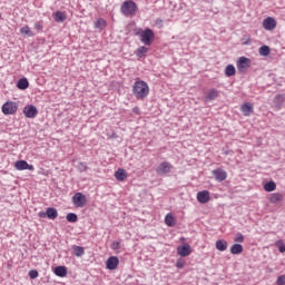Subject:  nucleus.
<instances>
[{
  "label": "nucleus",
  "mask_w": 285,
  "mask_h": 285,
  "mask_svg": "<svg viewBox=\"0 0 285 285\" xmlns=\"http://www.w3.org/2000/svg\"><path fill=\"white\" fill-rule=\"evenodd\" d=\"M197 200L199 204H208L210 202V193L208 190H203L197 194Z\"/></svg>",
  "instance_id": "14"
},
{
  "label": "nucleus",
  "mask_w": 285,
  "mask_h": 285,
  "mask_svg": "<svg viewBox=\"0 0 285 285\" xmlns=\"http://www.w3.org/2000/svg\"><path fill=\"white\" fill-rule=\"evenodd\" d=\"M29 87H30V82L28 81V78H21L17 82V88L19 90H28Z\"/></svg>",
  "instance_id": "17"
},
{
  "label": "nucleus",
  "mask_w": 285,
  "mask_h": 285,
  "mask_svg": "<svg viewBox=\"0 0 285 285\" xmlns=\"http://www.w3.org/2000/svg\"><path fill=\"white\" fill-rule=\"evenodd\" d=\"M53 273L57 277H66L68 275V268L66 266H57Z\"/></svg>",
  "instance_id": "20"
},
{
  "label": "nucleus",
  "mask_w": 285,
  "mask_h": 285,
  "mask_svg": "<svg viewBox=\"0 0 285 285\" xmlns=\"http://www.w3.org/2000/svg\"><path fill=\"white\" fill-rule=\"evenodd\" d=\"M78 170H80V173H86V170H88V166L86 165V163H79Z\"/></svg>",
  "instance_id": "37"
},
{
  "label": "nucleus",
  "mask_w": 285,
  "mask_h": 285,
  "mask_svg": "<svg viewBox=\"0 0 285 285\" xmlns=\"http://www.w3.org/2000/svg\"><path fill=\"white\" fill-rule=\"evenodd\" d=\"M111 248H112V250H119V248H121V243H119V242H114V243L111 244Z\"/></svg>",
  "instance_id": "38"
},
{
  "label": "nucleus",
  "mask_w": 285,
  "mask_h": 285,
  "mask_svg": "<svg viewBox=\"0 0 285 285\" xmlns=\"http://www.w3.org/2000/svg\"><path fill=\"white\" fill-rule=\"evenodd\" d=\"M173 170V165L168 161H163L156 168L157 175H168Z\"/></svg>",
  "instance_id": "9"
},
{
  "label": "nucleus",
  "mask_w": 285,
  "mask_h": 285,
  "mask_svg": "<svg viewBox=\"0 0 285 285\" xmlns=\"http://www.w3.org/2000/svg\"><path fill=\"white\" fill-rule=\"evenodd\" d=\"M176 267H177V268H184V263H181V262L178 261V262L176 263Z\"/></svg>",
  "instance_id": "42"
},
{
  "label": "nucleus",
  "mask_w": 285,
  "mask_h": 285,
  "mask_svg": "<svg viewBox=\"0 0 285 285\" xmlns=\"http://www.w3.org/2000/svg\"><path fill=\"white\" fill-rule=\"evenodd\" d=\"M234 242H236V244H244V234L237 233L236 236L234 237Z\"/></svg>",
  "instance_id": "34"
},
{
  "label": "nucleus",
  "mask_w": 285,
  "mask_h": 285,
  "mask_svg": "<svg viewBox=\"0 0 285 285\" xmlns=\"http://www.w3.org/2000/svg\"><path fill=\"white\" fill-rule=\"evenodd\" d=\"M21 35H27L28 37H32V31L30 30V27L26 26L20 29Z\"/></svg>",
  "instance_id": "33"
},
{
  "label": "nucleus",
  "mask_w": 285,
  "mask_h": 285,
  "mask_svg": "<svg viewBox=\"0 0 285 285\" xmlns=\"http://www.w3.org/2000/svg\"><path fill=\"white\" fill-rule=\"evenodd\" d=\"M284 101H285L284 95H277L274 98V105L276 106V108H281L283 106Z\"/></svg>",
  "instance_id": "29"
},
{
  "label": "nucleus",
  "mask_w": 285,
  "mask_h": 285,
  "mask_svg": "<svg viewBox=\"0 0 285 285\" xmlns=\"http://www.w3.org/2000/svg\"><path fill=\"white\" fill-rule=\"evenodd\" d=\"M230 253L232 255H242L244 253V246H242L239 243H236L232 245Z\"/></svg>",
  "instance_id": "18"
},
{
  "label": "nucleus",
  "mask_w": 285,
  "mask_h": 285,
  "mask_svg": "<svg viewBox=\"0 0 285 285\" xmlns=\"http://www.w3.org/2000/svg\"><path fill=\"white\" fill-rule=\"evenodd\" d=\"M216 248L217 250H220L222 253H224V250L228 248V242H226L225 239H218L216 242Z\"/></svg>",
  "instance_id": "24"
},
{
  "label": "nucleus",
  "mask_w": 285,
  "mask_h": 285,
  "mask_svg": "<svg viewBox=\"0 0 285 285\" xmlns=\"http://www.w3.org/2000/svg\"><path fill=\"white\" fill-rule=\"evenodd\" d=\"M177 253L180 257H188L193 250L190 249V245L185 244L183 246L177 247Z\"/></svg>",
  "instance_id": "15"
},
{
  "label": "nucleus",
  "mask_w": 285,
  "mask_h": 285,
  "mask_svg": "<svg viewBox=\"0 0 285 285\" xmlns=\"http://www.w3.org/2000/svg\"><path fill=\"white\" fill-rule=\"evenodd\" d=\"M23 115L27 119H35L37 115H39V110L35 107V105H27L23 108Z\"/></svg>",
  "instance_id": "7"
},
{
  "label": "nucleus",
  "mask_w": 285,
  "mask_h": 285,
  "mask_svg": "<svg viewBox=\"0 0 285 285\" xmlns=\"http://www.w3.org/2000/svg\"><path fill=\"white\" fill-rule=\"evenodd\" d=\"M29 277H30L31 279H37V278L39 277V272H38L37 269H31V271L29 272Z\"/></svg>",
  "instance_id": "36"
},
{
  "label": "nucleus",
  "mask_w": 285,
  "mask_h": 285,
  "mask_svg": "<svg viewBox=\"0 0 285 285\" xmlns=\"http://www.w3.org/2000/svg\"><path fill=\"white\" fill-rule=\"evenodd\" d=\"M96 28H106V20H104V18H99L96 21Z\"/></svg>",
  "instance_id": "35"
},
{
  "label": "nucleus",
  "mask_w": 285,
  "mask_h": 285,
  "mask_svg": "<svg viewBox=\"0 0 285 285\" xmlns=\"http://www.w3.org/2000/svg\"><path fill=\"white\" fill-rule=\"evenodd\" d=\"M149 92L150 88L148 87V83L144 80H138L132 86V94L136 99H146Z\"/></svg>",
  "instance_id": "1"
},
{
  "label": "nucleus",
  "mask_w": 285,
  "mask_h": 285,
  "mask_svg": "<svg viewBox=\"0 0 285 285\" xmlns=\"http://www.w3.org/2000/svg\"><path fill=\"white\" fill-rule=\"evenodd\" d=\"M237 70L235 69L234 65H227L225 68V75L226 77H235V73Z\"/></svg>",
  "instance_id": "27"
},
{
  "label": "nucleus",
  "mask_w": 285,
  "mask_h": 285,
  "mask_svg": "<svg viewBox=\"0 0 285 285\" xmlns=\"http://www.w3.org/2000/svg\"><path fill=\"white\" fill-rule=\"evenodd\" d=\"M212 175L214 176L215 180L218 183L225 181L226 177H228V174L226 170L222 168L214 169L212 171Z\"/></svg>",
  "instance_id": "10"
},
{
  "label": "nucleus",
  "mask_w": 285,
  "mask_h": 285,
  "mask_svg": "<svg viewBox=\"0 0 285 285\" xmlns=\"http://www.w3.org/2000/svg\"><path fill=\"white\" fill-rule=\"evenodd\" d=\"M284 199V196L279 193L272 194L269 197L271 204H279Z\"/></svg>",
  "instance_id": "25"
},
{
  "label": "nucleus",
  "mask_w": 285,
  "mask_h": 285,
  "mask_svg": "<svg viewBox=\"0 0 285 285\" xmlns=\"http://www.w3.org/2000/svg\"><path fill=\"white\" fill-rule=\"evenodd\" d=\"M19 110V105L14 101H7L2 105L3 115H17Z\"/></svg>",
  "instance_id": "4"
},
{
  "label": "nucleus",
  "mask_w": 285,
  "mask_h": 285,
  "mask_svg": "<svg viewBox=\"0 0 285 285\" xmlns=\"http://www.w3.org/2000/svg\"><path fill=\"white\" fill-rule=\"evenodd\" d=\"M240 110L245 117H250L253 115L254 109H253V104L250 102H245L240 106Z\"/></svg>",
  "instance_id": "16"
},
{
  "label": "nucleus",
  "mask_w": 285,
  "mask_h": 285,
  "mask_svg": "<svg viewBox=\"0 0 285 285\" xmlns=\"http://www.w3.org/2000/svg\"><path fill=\"white\" fill-rule=\"evenodd\" d=\"M277 285H285V275H281L278 276L277 281H276Z\"/></svg>",
  "instance_id": "39"
},
{
  "label": "nucleus",
  "mask_w": 285,
  "mask_h": 285,
  "mask_svg": "<svg viewBox=\"0 0 285 285\" xmlns=\"http://www.w3.org/2000/svg\"><path fill=\"white\" fill-rule=\"evenodd\" d=\"M263 28L265 30H275L277 28V21H275V18L268 17L263 21Z\"/></svg>",
  "instance_id": "12"
},
{
  "label": "nucleus",
  "mask_w": 285,
  "mask_h": 285,
  "mask_svg": "<svg viewBox=\"0 0 285 285\" xmlns=\"http://www.w3.org/2000/svg\"><path fill=\"white\" fill-rule=\"evenodd\" d=\"M135 55L138 57V59H141L148 55V48L146 46H141L135 51Z\"/></svg>",
  "instance_id": "23"
},
{
  "label": "nucleus",
  "mask_w": 285,
  "mask_h": 285,
  "mask_svg": "<svg viewBox=\"0 0 285 285\" xmlns=\"http://www.w3.org/2000/svg\"><path fill=\"white\" fill-rule=\"evenodd\" d=\"M236 66H237L238 72H246V70H248L250 66V59L246 57H240L238 58Z\"/></svg>",
  "instance_id": "6"
},
{
  "label": "nucleus",
  "mask_w": 285,
  "mask_h": 285,
  "mask_svg": "<svg viewBox=\"0 0 285 285\" xmlns=\"http://www.w3.org/2000/svg\"><path fill=\"white\" fill-rule=\"evenodd\" d=\"M219 97V91H217V89H210L205 99L206 101H215V99H217Z\"/></svg>",
  "instance_id": "19"
},
{
  "label": "nucleus",
  "mask_w": 285,
  "mask_h": 285,
  "mask_svg": "<svg viewBox=\"0 0 285 285\" xmlns=\"http://www.w3.org/2000/svg\"><path fill=\"white\" fill-rule=\"evenodd\" d=\"M53 19L57 23H63V21H66L67 17H66V13H63L61 11H56L53 13Z\"/></svg>",
  "instance_id": "22"
},
{
  "label": "nucleus",
  "mask_w": 285,
  "mask_h": 285,
  "mask_svg": "<svg viewBox=\"0 0 285 285\" xmlns=\"http://www.w3.org/2000/svg\"><path fill=\"white\" fill-rule=\"evenodd\" d=\"M157 23H161V19L157 20Z\"/></svg>",
  "instance_id": "43"
},
{
  "label": "nucleus",
  "mask_w": 285,
  "mask_h": 285,
  "mask_svg": "<svg viewBox=\"0 0 285 285\" xmlns=\"http://www.w3.org/2000/svg\"><path fill=\"white\" fill-rule=\"evenodd\" d=\"M134 112H137V108H134Z\"/></svg>",
  "instance_id": "45"
},
{
  "label": "nucleus",
  "mask_w": 285,
  "mask_h": 285,
  "mask_svg": "<svg viewBox=\"0 0 285 285\" xmlns=\"http://www.w3.org/2000/svg\"><path fill=\"white\" fill-rule=\"evenodd\" d=\"M277 188V184H275V181H267L264 185V190H266V193H273V190H275Z\"/></svg>",
  "instance_id": "28"
},
{
  "label": "nucleus",
  "mask_w": 285,
  "mask_h": 285,
  "mask_svg": "<svg viewBox=\"0 0 285 285\" xmlns=\"http://www.w3.org/2000/svg\"><path fill=\"white\" fill-rule=\"evenodd\" d=\"M72 250H73V255H76V257H83L86 249L81 246H77L73 245L72 246Z\"/></svg>",
  "instance_id": "26"
},
{
  "label": "nucleus",
  "mask_w": 285,
  "mask_h": 285,
  "mask_svg": "<svg viewBox=\"0 0 285 285\" xmlns=\"http://www.w3.org/2000/svg\"><path fill=\"white\" fill-rule=\"evenodd\" d=\"M119 266V258L117 256H110L106 262L108 271H115Z\"/></svg>",
  "instance_id": "11"
},
{
  "label": "nucleus",
  "mask_w": 285,
  "mask_h": 285,
  "mask_svg": "<svg viewBox=\"0 0 285 285\" xmlns=\"http://www.w3.org/2000/svg\"><path fill=\"white\" fill-rule=\"evenodd\" d=\"M258 52L261 55V57H268V55H271V47L268 46H262L259 49H258Z\"/></svg>",
  "instance_id": "30"
},
{
  "label": "nucleus",
  "mask_w": 285,
  "mask_h": 285,
  "mask_svg": "<svg viewBox=\"0 0 285 285\" xmlns=\"http://www.w3.org/2000/svg\"><path fill=\"white\" fill-rule=\"evenodd\" d=\"M86 202H88V199H86V195L82 193H76L72 197V203L77 208H83V206H86Z\"/></svg>",
  "instance_id": "8"
},
{
  "label": "nucleus",
  "mask_w": 285,
  "mask_h": 285,
  "mask_svg": "<svg viewBox=\"0 0 285 285\" xmlns=\"http://www.w3.org/2000/svg\"><path fill=\"white\" fill-rule=\"evenodd\" d=\"M138 35L140 36L141 43L145 46H153V41H155V31H153V29L146 28Z\"/></svg>",
  "instance_id": "2"
},
{
  "label": "nucleus",
  "mask_w": 285,
  "mask_h": 285,
  "mask_svg": "<svg viewBox=\"0 0 285 285\" xmlns=\"http://www.w3.org/2000/svg\"><path fill=\"white\" fill-rule=\"evenodd\" d=\"M16 169L17 170H35V166L28 164L26 160H18L16 161Z\"/></svg>",
  "instance_id": "13"
},
{
  "label": "nucleus",
  "mask_w": 285,
  "mask_h": 285,
  "mask_svg": "<svg viewBox=\"0 0 285 285\" xmlns=\"http://www.w3.org/2000/svg\"><path fill=\"white\" fill-rule=\"evenodd\" d=\"M165 224L173 228L175 226V217H173V214H167L165 217Z\"/></svg>",
  "instance_id": "32"
},
{
  "label": "nucleus",
  "mask_w": 285,
  "mask_h": 285,
  "mask_svg": "<svg viewBox=\"0 0 285 285\" xmlns=\"http://www.w3.org/2000/svg\"><path fill=\"white\" fill-rule=\"evenodd\" d=\"M67 222L70 224H77V222H79V216H77L75 213H69L67 214Z\"/></svg>",
  "instance_id": "31"
},
{
  "label": "nucleus",
  "mask_w": 285,
  "mask_h": 285,
  "mask_svg": "<svg viewBox=\"0 0 285 285\" xmlns=\"http://www.w3.org/2000/svg\"><path fill=\"white\" fill-rule=\"evenodd\" d=\"M38 217H40V219H45V217H48V219H57L59 212H57L55 207H48L46 212H40Z\"/></svg>",
  "instance_id": "5"
},
{
  "label": "nucleus",
  "mask_w": 285,
  "mask_h": 285,
  "mask_svg": "<svg viewBox=\"0 0 285 285\" xmlns=\"http://www.w3.org/2000/svg\"><path fill=\"white\" fill-rule=\"evenodd\" d=\"M125 17H130L137 12V3L132 0L125 1L120 8Z\"/></svg>",
  "instance_id": "3"
},
{
  "label": "nucleus",
  "mask_w": 285,
  "mask_h": 285,
  "mask_svg": "<svg viewBox=\"0 0 285 285\" xmlns=\"http://www.w3.org/2000/svg\"><path fill=\"white\" fill-rule=\"evenodd\" d=\"M278 250L279 253H285V245L284 244L279 245Z\"/></svg>",
  "instance_id": "41"
},
{
  "label": "nucleus",
  "mask_w": 285,
  "mask_h": 285,
  "mask_svg": "<svg viewBox=\"0 0 285 285\" xmlns=\"http://www.w3.org/2000/svg\"><path fill=\"white\" fill-rule=\"evenodd\" d=\"M186 238L181 237L180 240L184 242Z\"/></svg>",
  "instance_id": "44"
},
{
  "label": "nucleus",
  "mask_w": 285,
  "mask_h": 285,
  "mask_svg": "<svg viewBox=\"0 0 285 285\" xmlns=\"http://www.w3.org/2000/svg\"><path fill=\"white\" fill-rule=\"evenodd\" d=\"M35 28H36V30H42L43 26H41V23H39V22H36Z\"/></svg>",
  "instance_id": "40"
},
{
  "label": "nucleus",
  "mask_w": 285,
  "mask_h": 285,
  "mask_svg": "<svg viewBox=\"0 0 285 285\" xmlns=\"http://www.w3.org/2000/svg\"><path fill=\"white\" fill-rule=\"evenodd\" d=\"M115 177L118 181H124L127 177L128 174L126 173L125 169L119 168L116 173H115Z\"/></svg>",
  "instance_id": "21"
}]
</instances>
